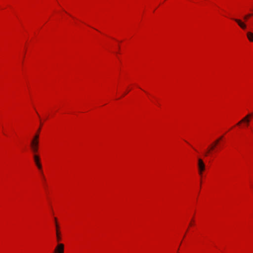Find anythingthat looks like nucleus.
<instances>
[{"mask_svg":"<svg viewBox=\"0 0 253 253\" xmlns=\"http://www.w3.org/2000/svg\"><path fill=\"white\" fill-rule=\"evenodd\" d=\"M39 136L38 134H35L30 142V148L33 154H36L39 150Z\"/></svg>","mask_w":253,"mask_h":253,"instance_id":"nucleus-1","label":"nucleus"},{"mask_svg":"<svg viewBox=\"0 0 253 253\" xmlns=\"http://www.w3.org/2000/svg\"><path fill=\"white\" fill-rule=\"evenodd\" d=\"M205 164L202 159L199 158L198 159V168L200 175H202L203 172L205 170Z\"/></svg>","mask_w":253,"mask_h":253,"instance_id":"nucleus-2","label":"nucleus"},{"mask_svg":"<svg viewBox=\"0 0 253 253\" xmlns=\"http://www.w3.org/2000/svg\"><path fill=\"white\" fill-rule=\"evenodd\" d=\"M251 121V115H247L240 121L237 123V125H240L242 123H244L246 126L249 125Z\"/></svg>","mask_w":253,"mask_h":253,"instance_id":"nucleus-3","label":"nucleus"},{"mask_svg":"<svg viewBox=\"0 0 253 253\" xmlns=\"http://www.w3.org/2000/svg\"><path fill=\"white\" fill-rule=\"evenodd\" d=\"M33 158L35 162V163L39 169L42 170V166L40 163V156L36 154H33Z\"/></svg>","mask_w":253,"mask_h":253,"instance_id":"nucleus-4","label":"nucleus"},{"mask_svg":"<svg viewBox=\"0 0 253 253\" xmlns=\"http://www.w3.org/2000/svg\"><path fill=\"white\" fill-rule=\"evenodd\" d=\"M223 136H221L219 139H217L215 141V142H214L213 144H212L211 145V147L208 150L207 152H206V153L205 154V156H207L208 155V154L210 153V152L211 151V150H213L214 148L216 146V145L218 143V142H219L220 140H221Z\"/></svg>","mask_w":253,"mask_h":253,"instance_id":"nucleus-5","label":"nucleus"},{"mask_svg":"<svg viewBox=\"0 0 253 253\" xmlns=\"http://www.w3.org/2000/svg\"><path fill=\"white\" fill-rule=\"evenodd\" d=\"M64 246L62 243L58 244L55 249V253H64Z\"/></svg>","mask_w":253,"mask_h":253,"instance_id":"nucleus-6","label":"nucleus"},{"mask_svg":"<svg viewBox=\"0 0 253 253\" xmlns=\"http://www.w3.org/2000/svg\"><path fill=\"white\" fill-rule=\"evenodd\" d=\"M54 220H55V226H56V238H57V240L58 242L60 241L61 240V237H60V232H59V225L58 224H57V218L56 217L54 218Z\"/></svg>","mask_w":253,"mask_h":253,"instance_id":"nucleus-7","label":"nucleus"},{"mask_svg":"<svg viewBox=\"0 0 253 253\" xmlns=\"http://www.w3.org/2000/svg\"><path fill=\"white\" fill-rule=\"evenodd\" d=\"M234 21L236 22L238 25L243 30H245L246 29L247 26L246 25L242 22L241 20L238 19H234Z\"/></svg>","mask_w":253,"mask_h":253,"instance_id":"nucleus-8","label":"nucleus"},{"mask_svg":"<svg viewBox=\"0 0 253 253\" xmlns=\"http://www.w3.org/2000/svg\"><path fill=\"white\" fill-rule=\"evenodd\" d=\"M247 36L250 42H253V33L249 32L247 33Z\"/></svg>","mask_w":253,"mask_h":253,"instance_id":"nucleus-9","label":"nucleus"},{"mask_svg":"<svg viewBox=\"0 0 253 253\" xmlns=\"http://www.w3.org/2000/svg\"><path fill=\"white\" fill-rule=\"evenodd\" d=\"M40 131V128H39V129H38V132H37V134H38V135H39Z\"/></svg>","mask_w":253,"mask_h":253,"instance_id":"nucleus-10","label":"nucleus"},{"mask_svg":"<svg viewBox=\"0 0 253 253\" xmlns=\"http://www.w3.org/2000/svg\"><path fill=\"white\" fill-rule=\"evenodd\" d=\"M252 15H253V14H248V15H247V16H248V17H250V16H252Z\"/></svg>","mask_w":253,"mask_h":253,"instance_id":"nucleus-11","label":"nucleus"},{"mask_svg":"<svg viewBox=\"0 0 253 253\" xmlns=\"http://www.w3.org/2000/svg\"><path fill=\"white\" fill-rule=\"evenodd\" d=\"M248 16L246 15V16H245L244 17V19H245V20H247V19H248Z\"/></svg>","mask_w":253,"mask_h":253,"instance_id":"nucleus-12","label":"nucleus"},{"mask_svg":"<svg viewBox=\"0 0 253 253\" xmlns=\"http://www.w3.org/2000/svg\"><path fill=\"white\" fill-rule=\"evenodd\" d=\"M248 115H251V118L253 116V113H249Z\"/></svg>","mask_w":253,"mask_h":253,"instance_id":"nucleus-13","label":"nucleus"},{"mask_svg":"<svg viewBox=\"0 0 253 253\" xmlns=\"http://www.w3.org/2000/svg\"><path fill=\"white\" fill-rule=\"evenodd\" d=\"M127 93V92H126L124 95L126 94Z\"/></svg>","mask_w":253,"mask_h":253,"instance_id":"nucleus-14","label":"nucleus"}]
</instances>
